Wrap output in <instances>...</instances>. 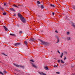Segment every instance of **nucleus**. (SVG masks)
Masks as SVG:
<instances>
[{
  "instance_id": "obj_7",
  "label": "nucleus",
  "mask_w": 75,
  "mask_h": 75,
  "mask_svg": "<svg viewBox=\"0 0 75 75\" xmlns=\"http://www.w3.org/2000/svg\"><path fill=\"white\" fill-rule=\"evenodd\" d=\"M29 41L31 42L33 41V38H30L29 39Z\"/></svg>"
},
{
  "instance_id": "obj_6",
  "label": "nucleus",
  "mask_w": 75,
  "mask_h": 75,
  "mask_svg": "<svg viewBox=\"0 0 75 75\" xmlns=\"http://www.w3.org/2000/svg\"><path fill=\"white\" fill-rule=\"evenodd\" d=\"M3 27L4 30L6 31H7V30H8V29H7V28H6V27L5 26H3Z\"/></svg>"
},
{
  "instance_id": "obj_3",
  "label": "nucleus",
  "mask_w": 75,
  "mask_h": 75,
  "mask_svg": "<svg viewBox=\"0 0 75 75\" xmlns=\"http://www.w3.org/2000/svg\"><path fill=\"white\" fill-rule=\"evenodd\" d=\"M31 64H32V66L33 67L35 68H37L38 67L37 66L35 65L33 63H31Z\"/></svg>"
},
{
  "instance_id": "obj_35",
  "label": "nucleus",
  "mask_w": 75,
  "mask_h": 75,
  "mask_svg": "<svg viewBox=\"0 0 75 75\" xmlns=\"http://www.w3.org/2000/svg\"><path fill=\"white\" fill-rule=\"evenodd\" d=\"M69 34V32H67V35H68V34Z\"/></svg>"
},
{
  "instance_id": "obj_42",
  "label": "nucleus",
  "mask_w": 75,
  "mask_h": 75,
  "mask_svg": "<svg viewBox=\"0 0 75 75\" xmlns=\"http://www.w3.org/2000/svg\"><path fill=\"white\" fill-rule=\"evenodd\" d=\"M65 54H67V52H64Z\"/></svg>"
},
{
  "instance_id": "obj_33",
  "label": "nucleus",
  "mask_w": 75,
  "mask_h": 75,
  "mask_svg": "<svg viewBox=\"0 0 75 75\" xmlns=\"http://www.w3.org/2000/svg\"><path fill=\"white\" fill-rule=\"evenodd\" d=\"M4 73H5V74H7V71H4Z\"/></svg>"
},
{
  "instance_id": "obj_30",
  "label": "nucleus",
  "mask_w": 75,
  "mask_h": 75,
  "mask_svg": "<svg viewBox=\"0 0 75 75\" xmlns=\"http://www.w3.org/2000/svg\"><path fill=\"white\" fill-rule=\"evenodd\" d=\"M67 59V57L65 56L64 57V61H65V59Z\"/></svg>"
},
{
  "instance_id": "obj_44",
  "label": "nucleus",
  "mask_w": 75,
  "mask_h": 75,
  "mask_svg": "<svg viewBox=\"0 0 75 75\" xmlns=\"http://www.w3.org/2000/svg\"><path fill=\"white\" fill-rule=\"evenodd\" d=\"M41 32H42V31H41Z\"/></svg>"
},
{
  "instance_id": "obj_38",
  "label": "nucleus",
  "mask_w": 75,
  "mask_h": 75,
  "mask_svg": "<svg viewBox=\"0 0 75 75\" xmlns=\"http://www.w3.org/2000/svg\"><path fill=\"white\" fill-rule=\"evenodd\" d=\"M54 13H52V15L54 16Z\"/></svg>"
},
{
  "instance_id": "obj_39",
  "label": "nucleus",
  "mask_w": 75,
  "mask_h": 75,
  "mask_svg": "<svg viewBox=\"0 0 75 75\" xmlns=\"http://www.w3.org/2000/svg\"><path fill=\"white\" fill-rule=\"evenodd\" d=\"M55 33H58V31H57V30H55Z\"/></svg>"
},
{
  "instance_id": "obj_22",
  "label": "nucleus",
  "mask_w": 75,
  "mask_h": 75,
  "mask_svg": "<svg viewBox=\"0 0 75 75\" xmlns=\"http://www.w3.org/2000/svg\"><path fill=\"white\" fill-rule=\"evenodd\" d=\"M3 14L4 15V16H5V15H6V13L4 12L3 13Z\"/></svg>"
},
{
  "instance_id": "obj_18",
  "label": "nucleus",
  "mask_w": 75,
  "mask_h": 75,
  "mask_svg": "<svg viewBox=\"0 0 75 75\" xmlns=\"http://www.w3.org/2000/svg\"><path fill=\"white\" fill-rule=\"evenodd\" d=\"M60 61H61V63H62V64H64V62L63 61H62V60H61Z\"/></svg>"
},
{
  "instance_id": "obj_15",
  "label": "nucleus",
  "mask_w": 75,
  "mask_h": 75,
  "mask_svg": "<svg viewBox=\"0 0 75 75\" xmlns=\"http://www.w3.org/2000/svg\"><path fill=\"white\" fill-rule=\"evenodd\" d=\"M67 39L68 40H71V38L70 37H68L67 38Z\"/></svg>"
},
{
  "instance_id": "obj_1",
  "label": "nucleus",
  "mask_w": 75,
  "mask_h": 75,
  "mask_svg": "<svg viewBox=\"0 0 75 75\" xmlns=\"http://www.w3.org/2000/svg\"><path fill=\"white\" fill-rule=\"evenodd\" d=\"M18 17L20 18L21 21L23 23H26V19L25 18L22 16V15L20 13H18Z\"/></svg>"
},
{
  "instance_id": "obj_11",
  "label": "nucleus",
  "mask_w": 75,
  "mask_h": 75,
  "mask_svg": "<svg viewBox=\"0 0 75 75\" xmlns=\"http://www.w3.org/2000/svg\"><path fill=\"white\" fill-rule=\"evenodd\" d=\"M24 68V66L22 65L19 66V68Z\"/></svg>"
},
{
  "instance_id": "obj_28",
  "label": "nucleus",
  "mask_w": 75,
  "mask_h": 75,
  "mask_svg": "<svg viewBox=\"0 0 75 75\" xmlns=\"http://www.w3.org/2000/svg\"><path fill=\"white\" fill-rule=\"evenodd\" d=\"M10 35H12V36H14L15 35L14 34H10Z\"/></svg>"
},
{
  "instance_id": "obj_36",
  "label": "nucleus",
  "mask_w": 75,
  "mask_h": 75,
  "mask_svg": "<svg viewBox=\"0 0 75 75\" xmlns=\"http://www.w3.org/2000/svg\"><path fill=\"white\" fill-rule=\"evenodd\" d=\"M57 52H58V53H59V54H61V53H60V52L59 51V50H57Z\"/></svg>"
},
{
  "instance_id": "obj_20",
  "label": "nucleus",
  "mask_w": 75,
  "mask_h": 75,
  "mask_svg": "<svg viewBox=\"0 0 75 75\" xmlns=\"http://www.w3.org/2000/svg\"><path fill=\"white\" fill-rule=\"evenodd\" d=\"M30 61H31V62H34V60H33V59H30Z\"/></svg>"
},
{
  "instance_id": "obj_32",
  "label": "nucleus",
  "mask_w": 75,
  "mask_h": 75,
  "mask_svg": "<svg viewBox=\"0 0 75 75\" xmlns=\"http://www.w3.org/2000/svg\"><path fill=\"white\" fill-rule=\"evenodd\" d=\"M37 3H38V4H40V1H37Z\"/></svg>"
},
{
  "instance_id": "obj_19",
  "label": "nucleus",
  "mask_w": 75,
  "mask_h": 75,
  "mask_svg": "<svg viewBox=\"0 0 75 75\" xmlns=\"http://www.w3.org/2000/svg\"><path fill=\"white\" fill-rule=\"evenodd\" d=\"M4 6H6V7H7V4H6V3H4Z\"/></svg>"
},
{
  "instance_id": "obj_37",
  "label": "nucleus",
  "mask_w": 75,
  "mask_h": 75,
  "mask_svg": "<svg viewBox=\"0 0 75 75\" xmlns=\"http://www.w3.org/2000/svg\"><path fill=\"white\" fill-rule=\"evenodd\" d=\"M56 74H59V72H56Z\"/></svg>"
},
{
  "instance_id": "obj_27",
  "label": "nucleus",
  "mask_w": 75,
  "mask_h": 75,
  "mask_svg": "<svg viewBox=\"0 0 75 75\" xmlns=\"http://www.w3.org/2000/svg\"><path fill=\"white\" fill-rule=\"evenodd\" d=\"M57 65H55L53 66V67L54 68H57Z\"/></svg>"
},
{
  "instance_id": "obj_43",
  "label": "nucleus",
  "mask_w": 75,
  "mask_h": 75,
  "mask_svg": "<svg viewBox=\"0 0 75 75\" xmlns=\"http://www.w3.org/2000/svg\"><path fill=\"white\" fill-rule=\"evenodd\" d=\"M39 17H40V16L39 15H38Z\"/></svg>"
},
{
  "instance_id": "obj_40",
  "label": "nucleus",
  "mask_w": 75,
  "mask_h": 75,
  "mask_svg": "<svg viewBox=\"0 0 75 75\" xmlns=\"http://www.w3.org/2000/svg\"><path fill=\"white\" fill-rule=\"evenodd\" d=\"M13 16H16V14H14Z\"/></svg>"
},
{
  "instance_id": "obj_10",
  "label": "nucleus",
  "mask_w": 75,
  "mask_h": 75,
  "mask_svg": "<svg viewBox=\"0 0 75 75\" xmlns=\"http://www.w3.org/2000/svg\"><path fill=\"white\" fill-rule=\"evenodd\" d=\"M24 43L25 44V45H26V46H27V42L26 41H24Z\"/></svg>"
},
{
  "instance_id": "obj_31",
  "label": "nucleus",
  "mask_w": 75,
  "mask_h": 75,
  "mask_svg": "<svg viewBox=\"0 0 75 75\" xmlns=\"http://www.w3.org/2000/svg\"><path fill=\"white\" fill-rule=\"evenodd\" d=\"M57 62H58V63H60V60H57Z\"/></svg>"
},
{
  "instance_id": "obj_2",
  "label": "nucleus",
  "mask_w": 75,
  "mask_h": 75,
  "mask_svg": "<svg viewBox=\"0 0 75 75\" xmlns=\"http://www.w3.org/2000/svg\"><path fill=\"white\" fill-rule=\"evenodd\" d=\"M39 41L41 43L40 44H41V45H43V44H44L45 45H46L48 44V43L47 42L44 41L42 40H40Z\"/></svg>"
},
{
  "instance_id": "obj_34",
  "label": "nucleus",
  "mask_w": 75,
  "mask_h": 75,
  "mask_svg": "<svg viewBox=\"0 0 75 75\" xmlns=\"http://www.w3.org/2000/svg\"><path fill=\"white\" fill-rule=\"evenodd\" d=\"M19 34H21V33H22V31H20L19 32Z\"/></svg>"
},
{
  "instance_id": "obj_13",
  "label": "nucleus",
  "mask_w": 75,
  "mask_h": 75,
  "mask_svg": "<svg viewBox=\"0 0 75 75\" xmlns=\"http://www.w3.org/2000/svg\"><path fill=\"white\" fill-rule=\"evenodd\" d=\"M64 55V53H62V54L60 56V58H62V56Z\"/></svg>"
},
{
  "instance_id": "obj_9",
  "label": "nucleus",
  "mask_w": 75,
  "mask_h": 75,
  "mask_svg": "<svg viewBox=\"0 0 75 75\" xmlns=\"http://www.w3.org/2000/svg\"><path fill=\"white\" fill-rule=\"evenodd\" d=\"M72 25L73 27L74 28H75V25L74 23H72Z\"/></svg>"
},
{
  "instance_id": "obj_8",
  "label": "nucleus",
  "mask_w": 75,
  "mask_h": 75,
  "mask_svg": "<svg viewBox=\"0 0 75 75\" xmlns=\"http://www.w3.org/2000/svg\"><path fill=\"white\" fill-rule=\"evenodd\" d=\"M0 9L3 11L4 10V8H3V7L0 6Z\"/></svg>"
},
{
  "instance_id": "obj_26",
  "label": "nucleus",
  "mask_w": 75,
  "mask_h": 75,
  "mask_svg": "<svg viewBox=\"0 0 75 75\" xmlns=\"http://www.w3.org/2000/svg\"><path fill=\"white\" fill-rule=\"evenodd\" d=\"M55 38H57V39H59V38H58V37L57 36H55Z\"/></svg>"
},
{
  "instance_id": "obj_14",
  "label": "nucleus",
  "mask_w": 75,
  "mask_h": 75,
  "mask_svg": "<svg viewBox=\"0 0 75 75\" xmlns=\"http://www.w3.org/2000/svg\"><path fill=\"white\" fill-rule=\"evenodd\" d=\"M45 69H46V70H47V71H48V70H49V69H48V68L47 67H46L45 68Z\"/></svg>"
},
{
  "instance_id": "obj_29",
  "label": "nucleus",
  "mask_w": 75,
  "mask_h": 75,
  "mask_svg": "<svg viewBox=\"0 0 75 75\" xmlns=\"http://www.w3.org/2000/svg\"><path fill=\"white\" fill-rule=\"evenodd\" d=\"M14 46H16V47L17 46V43L14 44Z\"/></svg>"
},
{
  "instance_id": "obj_23",
  "label": "nucleus",
  "mask_w": 75,
  "mask_h": 75,
  "mask_svg": "<svg viewBox=\"0 0 75 75\" xmlns=\"http://www.w3.org/2000/svg\"><path fill=\"white\" fill-rule=\"evenodd\" d=\"M57 43H58V42H59V39H57Z\"/></svg>"
},
{
  "instance_id": "obj_25",
  "label": "nucleus",
  "mask_w": 75,
  "mask_h": 75,
  "mask_svg": "<svg viewBox=\"0 0 75 75\" xmlns=\"http://www.w3.org/2000/svg\"><path fill=\"white\" fill-rule=\"evenodd\" d=\"M0 74L2 75H4V74L1 71H0Z\"/></svg>"
},
{
  "instance_id": "obj_16",
  "label": "nucleus",
  "mask_w": 75,
  "mask_h": 75,
  "mask_svg": "<svg viewBox=\"0 0 75 75\" xmlns=\"http://www.w3.org/2000/svg\"><path fill=\"white\" fill-rule=\"evenodd\" d=\"M1 54H2V55H5V56H6V57H7V55H6L4 53H2Z\"/></svg>"
},
{
  "instance_id": "obj_41",
  "label": "nucleus",
  "mask_w": 75,
  "mask_h": 75,
  "mask_svg": "<svg viewBox=\"0 0 75 75\" xmlns=\"http://www.w3.org/2000/svg\"><path fill=\"white\" fill-rule=\"evenodd\" d=\"M66 19L68 18V17H67L66 16Z\"/></svg>"
},
{
  "instance_id": "obj_4",
  "label": "nucleus",
  "mask_w": 75,
  "mask_h": 75,
  "mask_svg": "<svg viewBox=\"0 0 75 75\" xmlns=\"http://www.w3.org/2000/svg\"><path fill=\"white\" fill-rule=\"evenodd\" d=\"M14 65H15L16 67H18V68H20V65L14 63H13Z\"/></svg>"
},
{
  "instance_id": "obj_5",
  "label": "nucleus",
  "mask_w": 75,
  "mask_h": 75,
  "mask_svg": "<svg viewBox=\"0 0 75 75\" xmlns=\"http://www.w3.org/2000/svg\"><path fill=\"white\" fill-rule=\"evenodd\" d=\"M9 10H11V11H15V10H14V8H9Z\"/></svg>"
},
{
  "instance_id": "obj_21",
  "label": "nucleus",
  "mask_w": 75,
  "mask_h": 75,
  "mask_svg": "<svg viewBox=\"0 0 75 75\" xmlns=\"http://www.w3.org/2000/svg\"><path fill=\"white\" fill-rule=\"evenodd\" d=\"M40 7L42 9L44 8V6H43L42 5H41Z\"/></svg>"
},
{
  "instance_id": "obj_24",
  "label": "nucleus",
  "mask_w": 75,
  "mask_h": 75,
  "mask_svg": "<svg viewBox=\"0 0 75 75\" xmlns=\"http://www.w3.org/2000/svg\"><path fill=\"white\" fill-rule=\"evenodd\" d=\"M16 44L17 45V46L18 45H21V44L20 43H16Z\"/></svg>"
},
{
  "instance_id": "obj_17",
  "label": "nucleus",
  "mask_w": 75,
  "mask_h": 75,
  "mask_svg": "<svg viewBox=\"0 0 75 75\" xmlns=\"http://www.w3.org/2000/svg\"><path fill=\"white\" fill-rule=\"evenodd\" d=\"M13 6L14 7H17V8H19L17 6H16V5L14 4L13 5Z\"/></svg>"
},
{
  "instance_id": "obj_12",
  "label": "nucleus",
  "mask_w": 75,
  "mask_h": 75,
  "mask_svg": "<svg viewBox=\"0 0 75 75\" xmlns=\"http://www.w3.org/2000/svg\"><path fill=\"white\" fill-rule=\"evenodd\" d=\"M50 6L52 7H55V6L54 5H52V4H50Z\"/></svg>"
}]
</instances>
